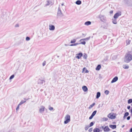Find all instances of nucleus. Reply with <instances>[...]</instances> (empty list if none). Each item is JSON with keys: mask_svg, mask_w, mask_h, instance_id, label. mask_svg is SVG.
<instances>
[{"mask_svg": "<svg viewBox=\"0 0 132 132\" xmlns=\"http://www.w3.org/2000/svg\"><path fill=\"white\" fill-rule=\"evenodd\" d=\"M132 59V55L129 54H127L125 55L124 61L127 63H129Z\"/></svg>", "mask_w": 132, "mask_h": 132, "instance_id": "1", "label": "nucleus"}, {"mask_svg": "<svg viewBox=\"0 0 132 132\" xmlns=\"http://www.w3.org/2000/svg\"><path fill=\"white\" fill-rule=\"evenodd\" d=\"M62 9V7L61 8L60 6H59L58 9V10L57 15V18H60L64 16V14L62 13L61 11V9Z\"/></svg>", "mask_w": 132, "mask_h": 132, "instance_id": "2", "label": "nucleus"}, {"mask_svg": "<svg viewBox=\"0 0 132 132\" xmlns=\"http://www.w3.org/2000/svg\"><path fill=\"white\" fill-rule=\"evenodd\" d=\"M65 120L64 122V123L66 124L69 122L70 121V116L69 114H67L65 117Z\"/></svg>", "mask_w": 132, "mask_h": 132, "instance_id": "3", "label": "nucleus"}, {"mask_svg": "<svg viewBox=\"0 0 132 132\" xmlns=\"http://www.w3.org/2000/svg\"><path fill=\"white\" fill-rule=\"evenodd\" d=\"M100 129H102L105 132H108L110 131V129L108 126H106L105 127L101 126L100 127Z\"/></svg>", "mask_w": 132, "mask_h": 132, "instance_id": "4", "label": "nucleus"}, {"mask_svg": "<svg viewBox=\"0 0 132 132\" xmlns=\"http://www.w3.org/2000/svg\"><path fill=\"white\" fill-rule=\"evenodd\" d=\"M99 17L100 20L104 22H106V17L104 15H100L99 16Z\"/></svg>", "mask_w": 132, "mask_h": 132, "instance_id": "5", "label": "nucleus"}, {"mask_svg": "<svg viewBox=\"0 0 132 132\" xmlns=\"http://www.w3.org/2000/svg\"><path fill=\"white\" fill-rule=\"evenodd\" d=\"M121 13L120 11H118V12L116 13L114 16V18L116 19L118 18V17L121 15Z\"/></svg>", "mask_w": 132, "mask_h": 132, "instance_id": "6", "label": "nucleus"}, {"mask_svg": "<svg viewBox=\"0 0 132 132\" xmlns=\"http://www.w3.org/2000/svg\"><path fill=\"white\" fill-rule=\"evenodd\" d=\"M108 117L109 118L114 119L116 118V116L111 113L109 114L108 116Z\"/></svg>", "mask_w": 132, "mask_h": 132, "instance_id": "7", "label": "nucleus"}, {"mask_svg": "<svg viewBox=\"0 0 132 132\" xmlns=\"http://www.w3.org/2000/svg\"><path fill=\"white\" fill-rule=\"evenodd\" d=\"M97 112V111L96 110H95L92 113V115L90 116V117L89 118V119H92L93 117L95 115Z\"/></svg>", "mask_w": 132, "mask_h": 132, "instance_id": "8", "label": "nucleus"}, {"mask_svg": "<svg viewBox=\"0 0 132 132\" xmlns=\"http://www.w3.org/2000/svg\"><path fill=\"white\" fill-rule=\"evenodd\" d=\"M45 107L44 106H41L40 108L39 109L40 113H42L44 111Z\"/></svg>", "mask_w": 132, "mask_h": 132, "instance_id": "9", "label": "nucleus"}, {"mask_svg": "<svg viewBox=\"0 0 132 132\" xmlns=\"http://www.w3.org/2000/svg\"><path fill=\"white\" fill-rule=\"evenodd\" d=\"M77 56H76V57L78 58V59H80L82 56V53H79L78 54H76Z\"/></svg>", "mask_w": 132, "mask_h": 132, "instance_id": "10", "label": "nucleus"}, {"mask_svg": "<svg viewBox=\"0 0 132 132\" xmlns=\"http://www.w3.org/2000/svg\"><path fill=\"white\" fill-rule=\"evenodd\" d=\"M55 26L52 25H50L49 29L51 30H53L55 29Z\"/></svg>", "mask_w": 132, "mask_h": 132, "instance_id": "11", "label": "nucleus"}, {"mask_svg": "<svg viewBox=\"0 0 132 132\" xmlns=\"http://www.w3.org/2000/svg\"><path fill=\"white\" fill-rule=\"evenodd\" d=\"M118 78L116 76L111 81V83H112L118 80Z\"/></svg>", "mask_w": 132, "mask_h": 132, "instance_id": "12", "label": "nucleus"}, {"mask_svg": "<svg viewBox=\"0 0 132 132\" xmlns=\"http://www.w3.org/2000/svg\"><path fill=\"white\" fill-rule=\"evenodd\" d=\"M93 132H100V131L101 132L102 130H100V129L98 128H95L93 129Z\"/></svg>", "mask_w": 132, "mask_h": 132, "instance_id": "13", "label": "nucleus"}, {"mask_svg": "<svg viewBox=\"0 0 132 132\" xmlns=\"http://www.w3.org/2000/svg\"><path fill=\"white\" fill-rule=\"evenodd\" d=\"M53 4L52 3L49 1H47V3L45 4V6H50L51 5H52Z\"/></svg>", "mask_w": 132, "mask_h": 132, "instance_id": "14", "label": "nucleus"}, {"mask_svg": "<svg viewBox=\"0 0 132 132\" xmlns=\"http://www.w3.org/2000/svg\"><path fill=\"white\" fill-rule=\"evenodd\" d=\"M90 37H88L87 38L82 39H81L80 40V41L81 42L82 41H84V40L87 41V40H89L90 39Z\"/></svg>", "mask_w": 132, "mask_h": 132, "instance_id": "15", "label": "nucleus"}, {"mask_svg": "<svg viewBox=\"0 0 132 132\" xmlns=\"http://www.w3.org/2000/svg\"><path fill=\"white\" fill-rule=\"evenodd\" d=\"M82 88L83 90L85 92H87L88 90V88L86 86H84L82 87Z\"/></svg>", "mask_w": 132, "mask_h": 132, "instance_id": "16", "label": "nucleus"}, {"mask_svg": "<svg viewBox=\"0 0 132 132\" xmlns=\"http://www.w3.org/2000/svg\"><path fill=\"white\" fill-rule=\"evenodd\" d=\"M109 126L112 129H114L116 128V126L115 125H109Z\"/></svg>", "mask_w": 132, "mask_h": 132, "instance_id": "17", "label": "nucleus"}, {"mask_svg": "<svg viewBox=\"0 0 132 132\" xmlns=\"http://www.w3.org/2000/svg\"><path fill=\"white\" fill-rule=\"evenodd\" d=\"M44 82H45V81L44 80H42L40 79H39L38 81V84H43Z\"/></svg>", "mask_w": 132, "mask_h": 132, "instance_id": "18", "label": "nucleus"}, {"mask_svg": "<svg viewBox=\"0 0 132 132\" xmlns=\"http://www.w3.org/2000/svg\"><path fill=\"white\" fill-rule=\"evenodd\" d=\"M101 95V93L100 92H98L97 93V95L96 96V98H98Z\"/></svg>", "mask_w": 132, "mask_h": 132, "instance_id": "19", "label": "nucleus"}, {"mask_svg": "<svg viewBox=\"0 0 132 132\" xmlns=\"http://www.w3.org/2000/svg\"><path fill=\"white\" fill-rule=\"evenodd\" d=\"M91 24V22L90 21H87L85 23V24L86 25L88 26L90 24Z\"/></svg>", "mask_w": 132, "mask_h": 132, "instance_id": "20", "label": "nucleus"}, {"mask_svg": "<svg viewBox=\"0 0 132 132\" xmlns=\"http://www.w3.org/2000/svg\"><path fill=\"white\" fill-rule=\"evenodd\" d=\"M101 68V66L100 65H98L96 68V70H99Z\"/></svg>", "mask_w": 132, "mask_h": 132, "instance_id": "21", "label": "nucleus"}, {"mask_svg": "<svg viewBox=\"0 0 132 132\" xmlns=\"http://www.w3.org/2000/svg\"><path fill=\"white\" fill-rule=\"evenodd\" d=\"M76 4L79 5L81 3V1L80 0H78L76 2Z\"/></svg>", "mask_w": 132, "mask_h": 132, "instance_id": "22", "label": "nucleus"}, {"mask_svg": "<svg viewBox=\"0 0 132 132\" xmlns=\"http://www.w3.org/2000/svg\"><path fill=\"white\" fill-rule=\"evenodd\" d=\"M123 68L125 69H127L129 68V66L127 65H123Z\"/></svg>", "mask_w": 132, "mask_h": 132, "instance_id": "23", "label": "nucleus"}, {"mask_svg": "<svg viewBox=\"0 0 132 132\" xmlns=\"http://www.w3.org/2000/svg\"><path fill=\"white\" fill-rule=\"evenodd\" d=\"M95 105V103H94L92 104H91L89 106V109H91Z\"/></svg>", "mask_w": 132, "mask_h": 132, "instance_id": "24", "label": "nucleus"}, {"mask_svg": "<svg viewBox=\"0 0 132 132\" xmlns=\"http://www.w3.org/2000/svg\"><path fill=\"white\" fill-rule=\"evenodd\" d=\"M112 22L114 24H116L117 23V22L116 19H114V20L112 19Z\"/></svg>", "mask_w": 132, "mask_h": 132, "instance_id": "25", "label": "nucleus"}, {"mask_svg": "<svg viewBox=\"0 0 132 132\" xmlns=\"http://www.w3.org/2000/svg\"><path fill=\"white\" fill-rule=\"evenodd\" d=\"M80 44L76 43H75L73 44H71L70 45L71 46H76L77 45L79 44Z\"/></svg>", "mask_w": 132, "mask_h": 132, "instance_id": "26", "label": "nucleus"}, {"mask_svg": "<svg viewBox=\"0 0 132 132\" xmlns=\"http://www.w3.org/2000/svg\"><path fill=\"white\" fill-rule=\"evenodd\" d=\"M26 102V101H23V100H22L21 101V102H20V103H19V105H21V104H22L24 103H25Z\"/></svg>", "mask_w": 132, "mask_h": 132, "instance_id": "27", "label": "nucleus"}, {"mask_svg": "<svg viewBox=\"0 0 132 132\" xmlns=\"http://www.w3.org/2000/svg\"><path fill=\"white\" fill-rule=\"evenodd\" d=\"M90 127V126L88 125H87L85 126V129L86 130H87L89 128V127Z\"/></svg>", "mask_w": 132, "mask_h": 132, "instance_id": "28", "label": "nucleus"}, {"mask_svg": "<svg viewBox=\"0 0 132 132\" xmlns=\"http://www.w3.org/2000/svg\"><path fill=\"white\" fill-rule=\"evenodd\" d=\"M109 91L108 90H106L104 92V93L106 94V95H108L109 93Z\"/></svg>", "mask_w": 132, "mask_h": 132, "instance_id": "29", "label": "nucleus"}, {"mask_svg": "<svg viewBox=\"0 0 132 132\" xmlns=\"http://www.w3.org/2000/svg\"><path fill=\"white\" fill-rule=\"evenodd\" d=\"M132 103V99H129L128 100V104H130Z\"/></svg>", "mask_w": 132, "mask_h": 132, "instance_id": "30", "label": "nucleus"}, {"mask_svg": "<svg viewBox=\"0 0 132 132\" xmlns=\"http://www.w3.org/2000/svg\"><path fill=\"white\" fill-rule=\"evenodd\" d=\"M76 41V39H73L72 40H71V41L70 43H75Z\"/></svg>", "mask_w": 132, "mask_h": 132, "instance_id": "31", "label": "nucleus"}, {"mask_svg": "<svg viewBox=\"0 0 132 132\" xmlns=\"http://www.w3.org/2000/svg\"><path fill=\"white\" fill-rule=\"evenodd\" d=\"M102 119L103 121H106L108 119V118L105 117L103 118Z\"/></svg>", "mask_w": 132, "mask_h": 132, "instance_id": "32", "label": "nucleus"}, {"mask_svg": "<svg viewBox=\"0 0 132 132\" xmlns=\"http://www.w3.org/2000/svg\"><path fill=\"white\" fill-rule=\"evenodd\" d=\"M130 41L129 40H128L126 41L127 44L128 45L130 44Z\"/></svg>", "mask_w": 132, "mask_h": 132, "instance_id": "33", "label": "nucleus"}, {"mask_svg": "<svg viewBox=\"0 0 132 132\" xmlns=\"http://www.w3.org/2000/svg\"><path fill=\"white\" fill-rule=\"evenodd\" d=\"M14 75H12L10 77V79L11 80V79H12L14 77Z\"/></svg>", "mask_w": 132, "mask_h": 132, "instance_id": "34", "label": "nucleus"}, {"mask_svg": "<svg viewBox=\"0 0 132 132\" xmlns=\"http://www.w3.org/2000/svg\"><path fill=\"white\" fill-rule=\"evenodd\" d=\"M129 115V113L128 112L125 113L124 114V115L126 117L128 116Z\"/></svg>", "mask_w": 132, "mask_h": 132, "instance_id": "35", "label": "nucleus"}, {"mask_svg": "<svg viewBox=\"0 0 132 132\" xmlns=\"http://www.w3.org/2000/svg\"><path fill=\"white\" fill-rule=\"evenodd\" d=\"M81 43H79V44H81L83 45H85L86 44V42L85 41H83L82 42H81Z\"/></svg>", "mask_w": 132, "mask_h": 132, "instance_id": "36", "label": "nucleus"}, {"mask_svg": "<svg viewBox=\"0 0 132 132\" xmlns=\"http://www.w3.org/2000/svg\"><path fill=\"white\" fill-rule=\"evenodd\" d=\"M93 125H94L93 122H91L90 124V125L89 126H90V127L92 126Z\"/></svg>", "mask_w": 132, "mask_h": 132, "instance_id": "37", "label": "nucleus"}, {"mask_svg": "<svg viewBox=\"0 0 132 132\" xmlns=\"http://www.w3.org/2000/svg\"><path fill=\"white\" fill-rule=\"evenodd\" d=\"M30 39V38L28 37H27L26 38V40L27 41L29 40Z\"/></svg>", "mask_w": 132, "mask_h": 132, "instance_id": "38", "label": "nucleus"}, {"mask_svg": "<svg viewBox=\"0 0 132 132\" xmlns=\"http://www.w3.org/2000/svg\"><path fill=\"white\" fill-rule=\"evenodd\" d=\"M87 55L86 54H85L84 55V56H83L84 58L85 59H86L87 58Z\"/></svg>", "mask_w": 132, "mask_h": 132, "instance_id": "39", "label": "nucleus"}, {"mask_svg": "<svg viewBox=\"0 0 132 132\" xmlns=\"http://www.w3.org/2000/svg\"><path fill=\"white\" fill-rule=\"evenodd\" d=\"M20 105H19H19H18V106H17L16 109V111H17L19 109V106Z\"/></svg>", "mask_w": 132, "mask_h": 132, "instance_id": "40", "label": "nucleus"}, {"mask_svg": "<svg viewBox=\"0 0 132 132\" xmlns=\"http://www.w3.org/2000/svg\"><path fill=\"white\" fill-rule=\"evenodd\" d=\"M92 129H93L92 128H90L88 130V131L89 132H91L92 131Z\"/></svg>", "mask_w": 132, "mask_h": 132, "instance_id": "41", "label": "nucleus"}, {"mask_svg": "<svg viewBox=\"0 0 132 132\" xmlns=\"http://www.w3.org/2000/svg\"><path fill=\"white\" fill-rule=\"evenodd\" d=\"M53 108L52 107H50L49 108V109L50 111L52 110H53Z\"/></svg>", "mask_w": 132, "mask_h": 132, "instance_id": "42", "label": "nucleus"}, {"mask_svg": "<svg viewBox=\"0 0 132 132\" xmlns=\"http://www.w3.org/2000/svg\"><path fill=\"white\" fill-rule=\"evenodd\" d=\"M61 5H62V6L63 7H62V6L61 7H61H62V8H64V7H65V6H64V4H63V3H62V4H61ZM62 9V10H63V11H64V10H63V9Z\"/></svg>", "mask_w": 132, "mask_h": 132, "instance_id": "43", "label": "nucleus"}, {"mask_svg": "<svg viewBox=\"0 0 132 132\" xmlns=\"http://www.w3.org/2000/svg\"><path fill=\"white\" fill-rule=\"evenodd\" d=\"M19 26V24H17L15 26V27H18Z\"/></svg>", "mask_w": 132, "mask_h": 132, "instance_id": "44", "label": "nucleus"}, {"mask_svg": "<svg viewBox=\"0 0 132 132\" xmlns=\"http://www.w3.org/2000/svg\"><path fill=\"white\" fill-rule=\"evenodd\" d=\"M46 64V62L45 61L43 63V66H44Z\"/></svg>", "mask_w": 132, "mask_h": 132, "instance_id": "45", "label": "nucleus"}, {"mask_svg": "<svg viewBox=\"0 0 132 132\" xmlns=\"http://www.w3.org/2000/svg\"><path fill=\"white\" fill-rule=\"evenodd\" d=\"M130 116H129L128 117H127V119L128 120H129L130 119Z\"/></svg>", "mask_w": 132, "mask_h": 132, "instance_id": "46", "label": "nucleus"}, {"mask_svg": "<svg viewBox=\"0 0 132 132\" xmlns=\"http://www.w3.org/2000/svg\"><path fill=\"white\" fill-rule=\"evenodd\" d=\"M130 106H128L127 107V108L129 110L130 109Z\"/></svg>", "mask_w": 132, "mask_h": 132, "instance_id": "47", "label": "nucleus"}, {"mask_svg": "<svg viewBox=\"0 0 132 132\" xmlns=\"http://www.w3.org/2000/svg\"><path fill=\"white\" fill-rule=\"evenodd\" d=\"M113 13V11H110V14H112V13Z\"/></svg>", "mask_w": 132, "mask_h": 132, "instance_id": "48", "label": "nucleus"}, {"mask_svg": "<svg viewBox=\"0 0 132 132\" xmlns=\"http://www.w3.org/2000/svg\"><path fill=\"white\" fill-rule=\"evenodd\" d=\"M130 112L131 113V115H132V108L130 110Z\"/></svg>", "mask_w": 132, "mask_h": 132, "instance_id": "49", "label": "nucleus"}, {"mask_svg": "<svg viewBox=\"0 0 132 132\" xmlns=\"http://www.w3.org/2000/svg\"><path fill=\"white\" fill-rule=\"evenodd\" d=\"M126 116H125L124 115V116L123 117V119H125V118H126Z\"/></svg>", "mask_w": 132, "mask_h": 132, "instance_id": "50", "label": "nucleus"}, {"mask_svg": "<svg viewBox=\"0 0 132 132\" xmlns=\"http://www.w3.org/2000/svg\"><path fill=\"white\" fill-rule=\"evenodd\" d=\"M124 125H123L122 126V127L123 128V127H124Z\"/></svg>", "mask_w": 132, "mask_h": 132, "instance_id": "51", "label": "nucleus"}, {"mask_svg": "<svg viewBox=\"0 0 132 132\" xmlns=\"http://www.w3.org/2000/svg\"><path fill=\"white\" fill-rule=\"evenodd\" d=\"M65 46H67V44H65Z\"/></svg>", "mask_w": 132, "mask_h": 132, "instance_id": "52", "label": "nucleus"}, {"mask_svg": "<svg viewBox=\"0 0 132 132\" xmlns=\"http://www.w3.org/2000/svg\"><path fill=\"white\" fill-rule=\"evenodd\" d=\"M112 132H116V131H113Z\"/></svg>", "mask_w": 132, "mask_h": 132, "instance_id": "53", "label": "nucleus"}, {"mask_svg": "<svg viewBox=\"0 0 132 132\" xmlns=\"http://www.w3.org/2000/svg\"><path fill=\"white\" fill-rule=\"evenodd\" d=\"M86 72H88V71H87H87H86Z\"/></svg>", "mask_w": 132, "mask_h": 132, "instance_id": "54", "label": "nucleus"}, {"mask_svg": "<svg viewBox=\"0 0 132 132\" xmlns=\"http://www.w3.org/2000/svg\"><path fill=\"white\" fill-rule=\"evenodd\" d=\"M57 57H59V56H57Z\"/></svg>", "mask_w": 132, "mask_h": 132, "instance_id": "55", "label": "nucleus"}, {"mask_svg": "<svg viewBox=\"0 0 132 132\" xmlns=\"http://www.w3.org/2000/svg\"><path fill=\"white\" fill-rule=\"evenodd\" d=\"M100 130H103L102 129H100Z\"/></svg>", "mask_w": 132, "mask_h": 132, "instance_id": "56", "label": "nucleus"}, {"mask_svg": "<svg viewBox=\"0 0 132 132\" xmlns=\"http://www.w3.org/2000/svg\"><path fill=\"white\" fill-rule=\"evenodd\" d=\"M131 105H132V103L131 104Z\"/></svg>", "mask_w": 132, "mask_h": 132, "instance_id": "57", "label": "nucleus"}]
</instances>
